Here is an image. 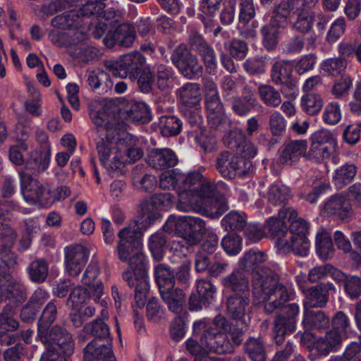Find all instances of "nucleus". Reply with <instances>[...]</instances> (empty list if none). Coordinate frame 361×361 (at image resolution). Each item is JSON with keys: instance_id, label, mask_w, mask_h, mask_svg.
<instances>
[{"instance_id": "35", "label": "nucleus", "mask_w": 361, "mask_h": 361, "mask_svg": "<svg viewBox=\"0 0 361 361\" xmlns=\"http://www.w3.org/2000/svg\"><path fill=\"white\" fill-rule=\"evenodd\" d=\"M312 13L304 8L293 12L289 19L291 28L302 34L310 32L314 23Z\"/></svg>"}, {"instance_id": "6", "label": "nucleus", "mask_w": 361, "mask_h": 361, "mask_svg": "<svg viewBox=\"0 0 361 361\" xmlns=\"http://www.w3.org/2000/svg\"><path fill=\"white\" fill-rule=\"evenodd\" d=\"M205 230V222L201 218L179 216L178 235L182 239L173 240L171 249L185 255V252L188 251L189 246L196 244Z\"/></svg>"}, {"instance_id": "45", "label": "nucleus", "mask_w": 361, "mask_h": 361, "mask_svg": "<svg viewBox=\"0 0 361 361\" xmlns=\"http://www.w3.org/2000/svg\"><path fill=\"white\" fill-rule=\"evenodd\" d=\"M5 294L8 299H13L16 302H22L27 297L25 287L13 279L11 275L8 281L4 285L2 293L0 295Z\"/></svg>"}, {"instance_id": "10", "label": "nucleus", "mask_w": 361, "mask_h": 361, "mask_svg": "<svg viewBox=\"0 0 361 361\" xmlns=\"http://www.w3.org/2000/svg\"><path fill=\"white\" fill-rule=\"evenodd\" d=\"M216 168L224 178L233 179L248 175L252 169V164L250 160L224 151L216 157Z\"/></svg>"}, {"instance_id": "48", "label": "nucleus", "mask_w": 361, "mask_h": 361, "mask_svg": "<svg viewBox=\"0 0 361 361\" xmlns=\"http://www.w3.org/2000/svg\"><path fill=\"white\" fill-rule=\"evenodd\" d=\"M57 317V307L53 300L49 302L41 314L37 322V333L43 334L46 329H49Z\"/></svg>"}, {"instance_id": "54", "label": "nucleus", "mask_w": 361, "mask_h": 361, "mask_svg": "<svg viewBox=\"0 0 361 361\" xmlns=\"http://www.w3.org/2000/svg\"><path fill=\"white\" fill-rule=\"evenodd\" d=\"M221 224L226 231H240L246 226L245 216L231 211L223 218Z\"/></svg>"}, {"instance_id": "24", "label": "nucleus", "mask_w": 361, "mask_h": 361, "mask_svg": "<svg viewBox=\"0 0 361 361\" xmlns=\"http://www.w3.org/2000/svg\"><path fill=\"white\" fill-rule=\"evenodd\" d=\"M298 212L292 208H286L280 209L279 212V216H271L267 220V226L269 231L271 234L279 239L281 238H286L287 231V222L290 221L291 219L296 218Z\"/></svg>"}, {"instance_id": "57", "label": "nucleus", "mask_w": 361, "mask_h": 361, "mask_svg": "<svg viewBox=\"0 0 361 361\" xmlns=\"http://www.w3.org/2000/svg\"><path fill=\"white\" fill-rule=\"evenodd\" d=\"M201 57L207 71L214 74L217 69V59L213 47L208 43L197 52Z\"/></svg>"}, {"instance_id": "61", "label": "nucleus", "mask_w": 361, "mask_h": 361, "mask_svg": "<svg viewBox=\"0 0 361 361\" xmlns=\"http://www.w3.org/2000/svg\"><path fill=\"white\" fill-rule=\"evenodd\" d=\"M24 231L20 244L23 250H27L32 240L34 234H36L39 230V226L37 221L35 219H27L24 221Z\"/></svg>"}, {"instance_id": "28", "label": "nucleus", "mask_w": 361, "mask_h": 361, "mask_svg": "<svg viewBox=\"0 0 361 361\" xmlns=\"http://www.w3.org/2000/svg\"><path fill=\"white\" fill-rule=\"evenodd\" d=\"M51 152L35 149L31 151L25 160V168L21 170H32L33 173H42L49 167L50 162Z\"/></svg>"}, {"instance_id": "40", "label": "nucleus", "mask_w": 361, "mask_h": 361, "mask_svg": "<svg viewBox=\"0 0 361 361\" xmlns=\"http://www.w3.org/2000/svg\"><path fill=\"white\" fill-rule=\"evenodd\" d=\"M154 274L159 291L174 287L173 271L167 264H159L155 266Z\"/></svg>"}, {"instance_id": "20", "label": "nucleus", "mask_w": 361, "mask_h": 361, "mask_svg": "<svg viewBox=\"0 0 361 361\" xmlns=\"http://www.w3.org/2000/svg\"><path fill=\"white\" fill-rule=\"evenodd\" d=\"M276 245L279 251L284 255L293 252L295 255L305 257L309 252L310 242L307 238L292 235L278 239Z\"/></svg>"}, {"instance_id": "29", "label": "nucleus", "mask_w": 361, "mask_h": 361, "mask_svg": "<svg viewBox=\"0 0 361 361\" xmlns=\"http://www.w3.org/2000/svg\"><path fill=\"white\" fill-rule=\"evenodd\" d=\"M177 98L186 107H198L201 102V94L197 83L187 82L176 91Z\"/></svg>"}, {"instance_id": "39", "label": "nucleus", "mask_w": 361, "mask_h": 361, "mask_svg": "<svg viewBox=\"0 0 361 361\" xmlns=\"http://www.w3.org/2000/svg\"><path fill=\"white\" fill-rule=\"evenodd\" d=\"M284 27L285 25L271 19L268 24L262 26L261 28L262 43L267 49L273 50L276 48L279 42V29Z\"/></svg>"}, {"instance_id": "26", "label": "nucleus", "mask_w": 361, "mask_h": 361, "mask_svg": "<svg viewBox=\"0 0 361 361\" xmlns=\"http://www.w3.org/2000/svg\"><path fill=\"white\" fill-rule=\"evenodd\" d=\"M100 269L97 262H90L82 274V282L92 291V298L95 302L99 300L103 293V285L97 279Z\"/></svg>"}, {"instance_id": "51", "label": "nucleus", "mask_w": 361, "mask_h": 361, "mask_svg": "<svg viewBox=\"0 0 361 361\" xmlns=\"http://www.w3.org/2000/svg\"><path fill=\"white\" fill-rule=\"evenodd\" d=\"M66 333L69 332L59 325H54L51 329H46L43 334L42 331L37 333V337L45 347L55 346L54 344L65 336Z\"/></svg>"}, {"instance_id": "17", "label": "nucleus", "mask_w": 361, "mask_h": 361, "mask_svg": "<svg viewBox=\"0 0 361 361\" xmlns=\"http://www.w3.org/2000/svg\"><path fill=\"white\" fill-rule=\"evenodd\" d=\"M250 293H233L226 299V312L228 317L236 321L244 322L250 307Z\"/></svg>"}, {"instance_id": "12", "label": "nucleus", "mask_w": 361, "mask_h": 361, "mask_svg": "<svg viewBox=\"0 0 361 361\" xmlns=\"http://www.w3.org/2000/svg\"><path fill=\"white\" fill-rule=\"evenodd\" d=\"M211 190L210 194H204L200 200L193 202L191 211L209 218H219L228 210V201L224 195L217 194L215 184L211 188Z\"/></svg>"}, {"instance_id": "52", "label": "nucleus", "mask_w": 361, "mask_h": 361, "mask_svg": "<svg viewBox=\"0 0 361 361\" xmlns=\"http://www.w3.org/2000/svg\"><path fill=\"white\" fill-rule=\"evenodd\" d=\"M107 109V106H104L101 109H92L90 113V116L92 122L97 127L104 128L106 130V135L109 133L110 130L111 137L116 135L117 134H121V133H118L116 129H112L110 127L109 115L106 112Z\"/></svg>"}, {"instance_id": "18", "label": "nucleus", "mask_w": 361, "mask_h": 361, "mask_svg": "<svg viewBox=\"0 0 361 361\" xmlns=\"http://www.w3.org/2000/svg\"><path fill=\"white\" fill-rule=\"evenodd\" d=\"M293 63L288 60H280L276 61L271 70V78L276 85H282L283 87L293 90L295 88V84L292 79Z\"/></svg>"}, {"instance_id": "27", "label": "nucleus", "mask_w": 361, "mask_h": 361, "mask_svg": "<svg viewBox=\"0 0 361 361\" xmlns=\"http://www.w3.org/2000/svg\"><path fill=\"white\" fill-rule=\"evenodd\" d=\"M213 324L224 331L231 337V342L234 348L235 346H239L244 340L247 330L246 326H239L233 324L221 314H218L214 318Z\"/></svg>"}, {"instance_id": "11", "label": "nucleus", "mask_w": 361, "mask_h": 361, "mask_svg": "<svg viewBox=\"0 0 361 361\" xmlns=\"http://www.w3.org/2000/svg\"><path fill=\"white\" fill-rule=\"evenodd\" d=\"M171 60L179 72L188 79L199 77L203 72L202 66L197 56L192 54L183 43L173 49Z\"/></svg>"}, {"instance_id": "41", "label": "nucleus", "mask_w": 361, "mask_h": 361, "mask_svg": "<svg viewBox=\"0 0 361 361\" xmlns=\"http://www.w3.org/2000/svg\"><path fill=\"white\" fill-rule=\"evenodd\" d=\"M243 348L252 361H266L265 344L260 337H250L244 343Z\"/></svg>"}, {"instance_id": "31", "label": "nucleus", "mask_w": 361, "mask_h": 361, "mask_svg": "<svg viewBox=\"0 0 361 361\" xmlns=\"http://www.w3.org/2000/svg\"><path fill=\"white\" fill-rule=\"evenodd\" d=\"M302 324L305 329L322 331L329 327L330 319L322 310H305Z\"/></svg>"}, {"instance_id": "42", "label": "nucleus", "mask_w": 361, "mask_h": 361, "mask_svg": "<svg viewBox=\"0 0 361 361\" xmlns=\"http://www.w3.org/2000/svg\"><path fill=\"white\" fill-rule=\"evenodd\" d=\"M87 82L94 91H98L99 93L107 92L112 87L109 75L99 70L87 73Z\"/></svg>"}, {"instance_id": "2", "label": "nucleus", "mask_w": 361, "mask_h": 361, "mask_svg": "<svg viewBox=\"0 0 361 361\" xmlns=\"http://www.w3.org/2000/svg\"><path fill=\"white\" fill-rule=\"evenodd\" d=\"M132 140V135L121 132L111 137V130L97 144L99 159L103 166L112 176L123 173L125 161L123 160V153L119 145H123L122 141Z\"/></svg>"}, {"instance_id": "32", "label": "nucleus", "mask_w": 361, "mask_h": 361, "mask_svg": "<svg viewBox=\"0 0 361 361\" xmlns=\"http://www.w3.org/2000/svg\"><path fill=\"white\" fill-rule=\"evenodd\" d=\"M25 271L31 282L41 284L48 278L49 264L44 258H35L27 265Z\"/></svg>"}, {"instance_id": "1", "label": "nucleus", "mask_w": 361, "mask_h": 361, "mask_svg": "<svg viewBox=\"0 0 361 361\" xmlns=\"http://www.w3.org/2000/svg\"><path fill=\"white\" fill-rule=\"evenodd\" d=\"M268 260L267 254L257 248L246 251L239 259L242 270L252 274V294L264 303L266 312L272 313L290 298V293L283 284L279 283V275L262 264Z\"/></svg>"}, {"instance_id": "19", "label": "nucleus", "mask_w": 361, "mask_h": 361, "mask_svg": "<svg viewBox=\"0 0 361 361\" xmlns=\"http://www.w3.org/2000/svg\"><path fill=\"white\" fill-rule=\"evenodd\" d=\"M322 212L324 216L343 220L350 216L351 207L345 196L335 195L325 202Z\"/></svg>"}, {"instance_id": "64", "label": "nucleus", "mask_w": 361, "mask_h": 361, "mask_svg": "<svg viewBox=\"0 0 361 361\" xmlns=\"http://www.w3.org/2000/svg\"><path fill=\"white\" fill-rule=\"evenodd\" d=\"M336 146L331 145H311L308 152V157L310 159L319 162L329 159L336 152Z\"/></svg>"}, {"instance_id": "15", "label": "nucleus", "mask_w": 361, "mask_h": 361, "mask_svg": "<svg viewBox=\"0 0 361 361\" xmlns=\"http://www.w3.org/2000/svg\"><path fill=\"white\" fill-rule=\"evenodd\" d=\"M135 29L129 23L119 25L114 31H109L103 39L104 44L109 48L118 44L130 47L135 39Z\"/></svg>"}, {"instance_id": "34", "label": "nucleus", "mask_w": 361, "mask_h": 361, "mask_svg": "<svg viewBox=\"0 0 361 361\" xmlns=\"http://www.w3.org/2000/svg\"><path fill=\"white\" fill-rule=\"evenodd\" d=\"M342 334L336 330L328 331L324 336L319 337L316 342V348L320 355H327L334 352L341 345Z\"/></svg>"}, {"instance_id": "56", "label": "nucleus", "mask_w": 361, "mask_h": 361, "mask_svg": "<svg viewBox=\"0 0 361 361\" xmlns=\"http://www.w3.org/2000/svg\"><path fill=\"white\" fill-rule=\"evenodd\" d=\"M70 54L78 61L89 63L99 57V51L95 47L82 44L75 50H71Z\"/></svg>"}, {"instance_id": "23", "label": "nucleus", "mask_w": 361, "mask_h": 361, "mask_svg": "<svg viewBox=\"0 0 361 361\" xmlns=\"http://www.w3.org/2000/svg\"><path fill=\"white\" fill-rule=\"evenodd\" d=\"M307 141L304 140H292L281 147L279 162L282 164L292 166L298 162L305 154Z\"/></svg>"}, {"instance_id": "7", "label": "nucleus", "mask_w": 361, "mask_h": 361, "mask_svg": "<svg viewBox=\"0 0 361 361\" xmlns=\"http://www.w3.org/2000/svg\"><path fill=\"white\" fill-rule=\"evenodd\" d=\"M20 192L24 200L30 204H38L44 207L53 204L51 187L47 183H40L25 170L18 171Z\"/></svg>"}, {"instance_id": "44", "label": "nucleus", "mask_w": 361, "mask_h": 361, "mask_svg": "<svg viewBox=\"0 0 361 361\" xmlns=\"http://www.w3.org/2000/svg\"><path fill=\"white\" fill-rule=\"evenodd\" d=\"M267 196L271 204L283 207L291 195L288 187L283 185L274 184L269 188Z\"/></svg>"}, {"instance_id": "53", "label": "nucleus", "mask_w": 361, "mask_h": 361, "mask_svg": "<svg viewBox=\"0 0 361 361\" xmlns=\"http://www.w3.org/2000/svg\"><path fill=\"white\" fill-rule=\"evenodd\" d=\"M12 313L13 307L10 304H6L0 313V335L18 329V322L13 318Z\"/></svg>"}, {"instance_id": "50", "label": "nucleus", "mask_w": 361, "mask_h": 361, "mask_svg": "<svg viewBox=\"0 0 361 361\" xmlns=\"http://www.w3.org/2000/svg\"><path fill=\"white\" fill-rule=\"evenodd\" d=\"M267 56L257 55L247 59L243 63L244 71L250 75H260L266 71Z\"/></svg>"}, {"instance_id": "36", "label": "nucleus", "mask_w": 361, "mask_h": 361, "mask_svg": "<svg viewBox=\"0 0 361 361\" xmlns=\"http://www.w3.org/2000/svg\"><path fill=\"white\" fill-rule=\"evenodd\" d=\"M163 301L167 305L168 309L175 313L180 314L185 300L183 290L179 288H172L159 291Z\"/></svg>"}, {"instance_id": "46", "label": "nucleus", "mask_w": 361, "mask_h": 361, "mask_svg": "<svg viewBox=\"0 0 361 361\" xmlns=\"http://www.w3.org/2000/svg\"><path fill=\"white\" fill-rule=\"evenodd\" d=\"M167 243V237L163 232H157L150 236L148 246L155 260L162 259Z\"/></svg>"}, {"instance_id": "37", "label": "nucleus", "mask_w": 361, "mask_h": 361, "mask_svg": "<svg viewBox=\"0 0 361 361\" xmlns=\"http://www.w3.org/2000/svg\"><path fill=\"white\" fill-rule=\"evenodd\" d=\"M296 329V321L286 318L283 315H277L274 319L273 334L274 340L277 345L283 344L286 334H291Z\"/></svg>"}, {"instance_id": "30", "label": "nucleus", "mask_w": 361, "mask_h": 361, "mask_svg": "<svg viewBox=\"0 0 361 361\" xmlns=\"http://www.w3.org/2000/svg\"><path fill=\"white\" fill-rule=\"evenodd\" d=\"M302 291L305 297L303 300L305 310L323 308L329 300V294H325L317 284L307 288H302Z\"/></svg>"}, {"instance_id": "59", "label": "nucleus", "mask_w": 361, "mask_h": 361, "mask_svg": "<svg viewBox=\"0 0 361 361\" xmlns=\"http://www.w3.org/2000/svg\"><path fill=\"white\" fill-rule=\"evenodd\" d=\"M356 167L354 164H345L336 171L334 177L335 185L338 188H343L350 183L356 175Z\"/></svg>"}, {"instance_id": "14", "label": "nucleus", "mask_w": 361, "mask_h": 361, "mask_svg": "<svg viewBox=\"0 0 361 361\" xmlns=\"http://www.w3.org/2000/svg\"><path fill=\"white\" fill-rule=\"evenodd\" d=\"M65 266L71 276H78L89 258V252L81 245L66 247L64 250Z\"/></svg>"}, {"instance_id": "13", "label": "nucleus", "mask_w": 361, "mask_h": 361, "mask_svg": "<svg viewBox=\"0 0 361 361\" xmlns=\"http://www.w3.org/2000/svg\"><path fill=\"white\" fill-rule=\"evenodd\" d=\"M141 235L140 228L136 225L126 226L120 230L118 233L116 252L121 261L127 262L130 255L141 250L142 247Z\"/></svg>"}, {"instance_id": "63", "label": "nucleus", "mask_w": 361, "mask_h": 361, "mask_svg": "<svg viewBox=\"0 0 361 361\" xmlns=\"http://www.w3.org/2000/svg\"><path fill=\"white\" fill-rule=\"evenodd\" d=\"M92 298V291L80 286L72 288L66 300V305L73 308L84 302L87 298Z\"/></svg>"}, {"instance_id": "16", "label": "nucleus", "mask_w": 361, "mask_h": 361, "mask_svg": "<svg viewBox=\"0 0 361 361\" xmlns=\"http://www.w3.org/2000/svg\"><path fill=\"white\" fill-rule=\"evenodd\" d=\"M48 37L53 44L73 50L87 39V35L82 28L67 30L66 32L50 31Z\"/></svg>"}, {"instance_id": "8", "label": "nucleus", "mask_w": 361, "mask_h": 361, "mask_svg": "<svg viewBox=\"0 0 361 361\" xmlns=\"http://www.w3.org/2000/svg\"><path fill=\"white\" fill-rule=\"evenodd\" d=\"M193 329L195 332L201 334L200 342L207 348L209 352L218 354L234 352L235 348L228 334L214 329L205 319L196 321L193 324Z\"/></svg>"}, {"instance_id": "49", "label": "nucleus", "mask_w": 361, "mask_h": 361, "mask_svg": "<svg viewBox=\"0 0 361 361\" xmlns=\"http://www.w3.org/2000/svg\"><path fill=\"white\" fill-rule=\"evenodd\" d=\"M317 252L321 259L332 257L334 252L332 240L329 233L325 231L319 233L316 238Z\"/></svg>"}, {"instance_id": "25", "label": "nucleus", "mask_w": 361, "mask_h": 361, "mask_svg": "<svg viewBox=\"0 0 361 361\" xmlns=\"http://www.w3.org/2000/svg\"><path fill=\"white\" fill-rule=\"evenodd\" d=\"M240 267L235 269L228 275L221 279L222 285L234 293H250L249 278L246 276Z\"/></svg>"}, {"instance_id": "38", "label": "nucleus", "mask_w": 361, "mask_h": 361, "mask_svg": "<svg viewBox=\"0 0 361 361\" xmlns=\"http://www.w3.org/2000/svg\"><path fill=\"white\" fill-rule=\"evenodd\" d=\"M127 117L133 121L147 123L151 121V114L147 106L143 102L129 101L124 107Z\"/></svg>"}, {"instance_id": "47", "label": "nucleus", "mask_w": 361, "mask_h": 361, "mask_svg": "<svg viewBox=\"0 0 361 361\" xmlns=\"http://www.w3.org/2000/svg\"><path fill=\"white\" fill-rule=\"evenodd\" d=\"M258 94L263 103L269 107H278L282 102L280 92L270 85H261Z\"/></svg>"}, {"instance_id": "9", "label": "nucleus", "mask_w": 361, "mask_h": 361, "mask_svg": "<svg viewBox=\"0 0 361 361\" xmlns=\"http://www.w3.org/2000/svg\"><path fill=\"white\" fill-rule=\"evenodd\" d=\"M145 58L140 51H131L122 55L117 60H106L104 62L106 68L116 77L129 78L135 80L144 64Z\"/></svg>"}, {"instance_id": "21", "label": "nucleus", "mask_w": 361, "mask_h": 361, "mask_svg": "<svg viewBox=\"0 0 361 361\" xmlns=\"http://www.w3.org/2000/svg\"><path fill=\"white\" fill-rule=\"evenodd\" d=\"M259 105L255 91L246 85L242 91V96L233 97L231 109L238 116H246L252 109Z\"/></svg>"}, {"instance_id": "62", "label": "nucleus", "mask_w": 361, "mask_h": 361, "mask_svg": "<svg viewBox=\"0 0 361 361\" xmlns=\"http://www.w3.org/2000/svg\"><path fill=\"white\" fill-rule=\"evenodd\" d=\"M190 262L188 259L183 260L180 265L173 269L175 284L177 283L182 287H188L190 279Z\"/></svg>"}, {"instance_id": "43", "label": "nucleus", "mask_w": 361, "mask_h": 361, "mask_svg": "<svg viewBox=\"0 0 361 361\" xmlns=\"http://www.w3.org/2000/svg\"><path fill=\"white\" fill-rule=\"evenodd\" d=\"M183 127L182 121L176 116H161L159 118V128L164 137L178 135Z\"/></svg>"}, {"instance_id": "3", "label": "nucleus", "mask_w": 361, "mask_h": 361, "mask_svg": "<svg viewBox=\"0 0 361 361\" xmlns=\"http://www.w3.org/2000/svg\"><path fill=\"white\" fill-rule=\"evenodd\" d=\"M82 331L96 337L83 349L82 361H116L111 343H105L103 340L110 336L107 324L102 319L97 318L86 324Z\"/></svg>"}, {"instance_id": "5", "label": "nucleus", "mask_w": 361, "mask_h": 361, "mask_svg": "<svg viewBox=\"0 0 361 361\" xmlns=\"http://www.w3.org/2000/svg\"><path fill=\"white\" fill-rule=\"evenodd\" d=\"M130 270L123 273V279L130 288H135V299L139 307H143L146 302L149 290L147 270L145 266V257L141 250L133 253L128 259Z\"/></svg>"}, {"instance_id": "33", "label": "nucleus", "mask_w": 361, "mask_h": 361, "mask_svg": "<svg viewBox=\"0 0 361 361\" xmlns=\"http://www.w3.org/2000/svg\"><path fill=\"white\" fill-rule=\"evenodd\" d=\"M84 22L76 9L64 12L51 19L53 27L62 30L82 28Z\"/></svg>"}, {"instance_id": "55", "label": "nucleus", "mask_w": 361, "mask_h": 361, "mask_svg": "<svg viewBox=\"0 0 361 361\" xmlns=\"http://www.w3.org/2000/svg\"><path fill=\"white\" fill-rule=\"evenodd\" d=\"M301 106L307 114L311 116L317 115L323 106L322 97L316 94H307L301 99Z\"/></svg>"}, {"instance_id": "22", "label": "nucleus", "mask_w": 361, "mask_h": 361, "mask_svg": "<svg viewBox=\"0 0 361 361\" xmlns=\"http://www.w3.org/2000/svg\"><path fill=\"white\" fill-rule=\"evenodd\" d=\"M147 163L157 170H164L175 166L178 163V158L169 148H156L149 152Z\"/></svg>"}, {"instance_id": "60", "label": "nucleus", "mask_w": 361, "mask_h": 361, "mask_svg": "<svg viewBox=\"0 0 361 361\" xmlns=\"http://www.w3.org/2000/svg\"><path fill=\"white\" fill-rule=\"evenodd\" d=\"M11 255V250L8 246L0 245V293H2L4 285L10 279L11 274L8 272L7 260Z\"/></svg>"}, {"instance_id": "58", "label": "nucleus", "mask_w": 361, "mask_h": 361, "mask_svg": "<svg viewBox=\"0 0 361 361\" xmlns=\"http://www.w3.org/2000/svg\"><path fill=\"white\" fill-rule=\"evenodd\" d=\"M347 66L346 61L341 57L330 58L325 60L322 65V68L329 75L338 77L341 75Z\"/></svg>"}, {"instance_id": "4", "label": "nucleus", "mask_w": 361, "mask_h": 361, "mask_svg": "<svg viewBox=\"0 0 361 361\" xmlns=\"http://www.w3.org/2000/svg\"><path fill=\"white\" fill-rule=\"evenodd\" d=\"M179 182L182 183V189L178 191L177 209L182 212L191 211L193 202L204 194H210L211 188L214 185L198 171L186 175L179 174Z\"/></svg>"}]
</instances>
